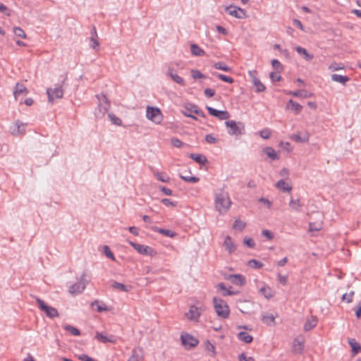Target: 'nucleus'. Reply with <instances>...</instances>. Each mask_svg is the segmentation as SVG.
Wrapping results in <instances>:
<instances>
[{"instance_id": "5fc2aeb1", "label": "nucleus", "mask_w": 361, "mask_h": 361, "mask_svg": "<svg viewBox=\"0 0 361 361\" xmlns=\"http://www.w3.org/2000/svg\"><path fill=\"white\" fill-rule=\"evenodd\" d=\"M329 69L331 71H336L344 69V66L341 63L334 62L329 65Z\"/></svg>"}, {"instance_id": "dca6fc26", "label": "nucleus", "mask_w": 361, "mask_h": 361, "mask_svg": "<svg viewBox=\"0 0 361 361\" xmlns=\"http://www.w3.org/2000/svg\"><path fill=\"white\" fill-rule=\"evenodd\" d=\"M226 11L229 15L238 18H243L246 16L243 9L234 6L226 7Z\"/></svg>"}, {"instance_id": "f3484780", "label": "nucleus", "mask_w": 361, "mask_h": 361, "mask_svg": "<svg viewBox=\"0 0 361 361\" xmlns=\"http://www.w3.org/2000/svg\"><path fill=\"white\" fill-rule=\"evenodd\" d=\"M305 345V339L302 336L295 338L293 340L292 348L294 353L301 354Z\"/></svg>"}, {"instance_id": "cd10ccee", "label": "nucleus", "mask_w": 361, "mask_h": 361, "mask_svg": "<svg viewBox=\"0 0 361 361\" xmlns=\"http://www.w3.org/2000/svg\"><path fill=\"white\" fill-rule=\"evenodd\" d=\"M295 50L298 54L301 55L306 61H311L313 59V55L309 54L305 48L301 47H296Z\"/></svg>"}, {"instance_id": "a18cd8bd", "label": "nucleus", "mask_w": 361, "mask_h": 361, "mask_svg": "<svg viewBox=\"0 0 361 361\" xmlns=\"http://www.w3.org/2000/svg\"><path fill=\"white\" fill-rule=\"evenodd\" d=\"M128 361H142V357L139 355L137 350L134 349Z\"/></svg>"}, {"instance_id": "09e8293b", "label": "nucleus", "mask_w": 361, "mask_h": 361, "mask_svg": "<svg viewBox=\"0 0 361 361\" xmlns=\"http://www.w3.org/2000/svg\"><path fill=\"white\" fill-rule=\"evenodd\" d=\"M281 71H274L270 73V79L272 82H278L281 80Z\"/></svg>"}, {"instance_id": "6ab92c4d", "label": "nucleus", "mask_w": 361, "mask_h": 361, "mask_svg": "<svg viewBox=\"0 0 361 361\" xmlns=\"http://www.w3.org/2000/svg\"><path fill=\"white\" fill-rule=\"evenodd\" d=\"M286 109L294 112L295 114H298L301 112L302 106L293 99H290L286 104Z\"/></svg>"}, {"instance_id": "de8ad7c7", "label": "nucleus", "mask_w": 361, "mask_h": 361, "mask_svg": "<svg viewBox=\"0 0 361 361\" xmlns=\"http://www.w3.org/2000/svg\"><path fill=\"white\" fill-rule=\"evenodd\" d=\"M13 32L14 34L19 37H21L23 39H25L27 37V35L25 34V32H24V30L20 27H15L13 28Z\"/></svg>"}, {"instance_id": "c756f323", "label": "nucleus", "mask_w": 361, "mask_h": 361, "mask_svg": "<svg viewBox=\"0 0 361 361\" xmlns=\"http://www.w3.org/2000/svg\"><path fill=\"white\" fill-rule=\"evenodd\" d=\"M264 152L271 160H276L279 159L278 153L271 147H265L264 149Z\"/></svg>"}, {"instance_id": "e433bc0d", "label": "nucleus", "mask_w": 361, "mask_h": 361, "mask_svg": "<svg viewBox=\"0 0 361 361\" xmlns=\"http://www.w3.org/2000/svg\"><path fill=\"white\" fill-rule=\"evenodd\" d=\"M245 226L246 224L245 221L240 219H235L233 225V228L236 231H242L245 228Z\"/></svg>"}, {"instance_id": "9d476101", "label": "nucleus", "mask_w": 361, "mask_h": 361, "mask_svg": "<svg viewBox=\"0 0 361 361\" xmlns=\"http://www.w3.org/2000/svg\"><path fill=\"white\" fill-rule=\"evenodd\" d=\"M225 279L233 285L240 287L245 286L246 283V277L240 274L228 275Z\"/></svg>"}, {"instance_id": "0eeeda50", "label": "nucleus", "mask_w": 361, "mask_h": 361, "mask_svg": "<svg viewBox=\"0 0 361 361\" xmlns=\"http://www.w3.org/2000/svg\"><path fill=\"white\" fill-rule=\"evenodd\" d=\"M129 244L140 254L147 256H155L157 252L152 247L128 240Z\"/></svg>"}, {"instance_id": "680f3d73", "label": "nucleus", "mask_w": 361, "mask_h": 361, "mask_svg": "<svg viewBox=\"0 0 361 361\" xmlns=\"http://www.w3.org/2000/svg\"><path fill=\"white\" fill-rule=\"evenodd\" d=\"M217 77L221 80L222 81L224 82H228V83H233L234 82L233 79L231 77H228V76H226V75H224L223 74H217L216 75Z\"/></svg>"}, {"instance_id": "58836bf2", "label": "nucleus", "mask_w": 361, "mask_h": 361, "mask_svg": "<svg viewBox=\"0 0 361 361\" xmlns=\"http://www.w3.org/2000/svg\"><path fill=\"white\" fill-rule=\"evenodd\" d=\"M154 176L160 181L163 183H168L170 180L169 177L162 172H154Z\"/></svg>"}, {"instance_id": "2eb2a0df", "label": "nucleus", "mask_w": 361, "mask_h": 361, "mask_svg": "<svg viewBox=\"0 0 361 361\" xmlns=\"http://www.w3.org/2000/svg\"><path fill=\"white\" fill-rule=\"evenodd\" d=\"M209 114L220 120H227L230 118V114L227 111L216 110L211 106H207Z\"/></svg>"}, {"instance_id": "864d4df0", "label": "nucleus", "mask_w": 361, "mask_h": 361, "mask_svg": "<svg viewBox=\"0 0 361 361\" xmlns=\"http://www.w3.org/2000/svg\"><path fill=\"white\" fill-rule=\"evenodd\" d=\"M278 281L283 286H286L288 284V278L286 275H283L281 274H277Z\"/></svg>"}, {"instance_id": "2f4dec72", "label": "nucleus", "mask_w": 361, "mask_h": 361, "mask_svg": "<svg viewBox=\"0 0 361 361\" xmlns=\"http://www.w3.org/2000/svg\"><path fill=\"white\" fill-rule=\"evenodd\" d=\"M204 348L206 351L210 355V356H216V353L215 345L213 343H212L209 341H207L204 343Z\"/></svg>"}, {"instance_id": "ea45409f", "label": "nucleus", "mask_w": 361, "mask_h": 361, "mask_svg": "<svg viewBox=\"0 0 361 361\" xmlns=\"http://www.w3.org/2000/svg\"><path fill=\"white\" fill-rule=\"evenodd\" d=\"M191 51L195 56H203L205 54L204 51L197 44L191 45Z\"/></svg>"}, {"instance_id": "7ed1b4c3", "label": "nucleus", "mask_w": 361, "mask_h": 361, "mask_svg": "<svg viewBox=\"0 0 361 361\" xmlns=\"http://www.w3.org/2000/svg\"><path fill=\"white\" fill-rule=\"evenodd\" d=\"M227 132L230 135L239 136L245 133V124L242 122H236L233 120H228L225 122Z\"/></svg>"}, {"instance_id": "4d7b16f0", "label": "nucleus", "mask_w": 361, "mask_h": 361, "mask_svg": "<svg viewBox=\"0 0 361 361\" xmlns=\"http://www.w3.org/2000/svg\"><path fill=\"white\" fill-rule=\"evenodd\" d=\"M243 243L248 247L253 248L255 246V243L252 238L245 237L243 240Z\"/></svg>"}, {"instance_id": "603ef678", "label": "nucleus", "mask_w": 361, "mask_h": 361, "mask_svg": "<svg viewBox=\"0 0 361 361\" xmlns=\"http://www.w3.org/2000/svg\"><path fill=\"white\" fill-rule=\"evenodd\" d=\"M191 76L193 79H202L204 78V75L198 70L192 69L190 71Z\"/></svg>"}, {"instance_id": "338daca9", "label": "nucleus", "mask_w": 361, "mask_h": 361, "mask_svg": "<svg viewBox=\"0 0 361 361\" xmlns=\"http://www.w3.org/2000/svg\"><path fill=\"white\" fill-rule=\"evenodd\" d=\"M161 202L166 207H176V204L172 201H171L169 199H162Z\"/></svg>"}, {"instance_id": "6e6552de", "label": "nucleus", "mask_w": 361, "mask_h": 361, "mask_svg": "<svg viewBox=\"0 0 361 361\" xmlns=\"http://www.w3.org/2000/svg\"><path fill=\"white\" fill-rule=\"evenodd\" d=\"M37 301V303L39 307V309L42 311H44L47 316L50 317V318H54V317H59V312H58V310L51 307V306H49L48 305H47L43 300H42L41 299L39 298H37L36 300Z\"/></svg>"}, {"instance_id": "b1692460", "label": "nucleus", "mask_w": 361, "mask_h": 361, "mask_svg": "<svg viewBox=\"0 0 361 361\" xmlns=\"http://www.w3.org/2000/svg\"><path fill=\"white\" fill-rule=\"evenodd\" d=\"M317 324V319L316 317H311L307 319L304 324V331H309L316 326Z\"/></svg>"}, {"instance_id": "f03ea898", "label": "nucleus", "mask_w": 361, "mask_h": 361, "mask_svg": "<svg viewBox=\"0 0 361 361\" xmlns=\"http://www.w3.org/2000/svg\"><path fill=\"white\" fill-rule=\"evenodd\" d=\"M213 304L215 312L218 317L221 319H227L230 315V308L227 302L221 298L214 297Z\"/></svg>"}, {"instance_id": "774afa93", "label": "nucleus", "mask_w": 361, "mask_h": 361, "mask_svg": "<svg viewBox=\"0 0 361 361\" xmlns=\"http://www.w3.org/2000/svg\"><path fill=\"white\" fill-rule=\"evenodd\" d=\"M78 358L80 360V361H97L96 360L89 357L88 355H78Z\"/></svg>"}, {"instance_id": "4468645a", "label": "nucleus", "mask_w": 361, "mask_h": 361, "mask_svg": "<svg viewBox=\"0 0 361 361\" xmlns=\"http://www.w3.org/2000/svg\"><path fill=\"white\" fill-rule=\"evenodd\" d=\"M85 279H84V276H82L80 280V281L75 283L73 286H71L69 288V293L71 295H76L81 293L86 286Z\"/></svg>"}, {"instance_id": "79ce46f5", "label": "nucleus", "mask_w": 361, "mask_h": 361, "mask_svg": "<svg viewBox=\"0 0 361 361\" xmlns=\"http://www.w3.org/2000/svg\"><path fill=\"white\" fill-rule=\"evenodd\" d=\"M112 287L116 289H118L123 292H128L130 290V287H128L123 283L114 281L112 283Z\"/></svg>"}, {"instance_id": "393cba45", "label": "nucleus", "mask_w": 361, "mask_h": 361, "mask_svg": "<svg viewBox=\"0 0 361 361\" xmlns=\"http://www.w3.org/2000/svg\"><path fill=\"white\" fill-rule=\"evenodd\" d=\"M288 94L292 95L297 97H301V98H308L312 97V94L308 92L306 90H298V91H289L287 92Z\"/></svg>"}, {"instance_id": "1a4fd4ad", "label": "nucleus", "mask_w": 361, "mask_h": 361, "mask_svg": "<svg viewBox=\"0 0 361 361\" xmlns=\"http://www.w3.org/2000/svg\"><path fill=\"white\" fill-rule=\"evenodd\" d=\"M258 290L260 295L267 300H271L276 295V291L268 284L263 282Z\"/></svg>"}, {"instance_id": "a211bd4d", "label": "nucleus", "mask_w": 361, "mask_h": 361, "mask_svg": "<svg viewBox=\"0 0 361 361\" xmlns=\"http://www.w3.org/2000/svg\"><path fill=\"white\" fill-rule=\"evenodd\" d=\"M28 93V90L22 82H17L14 87L13 96L16 99H18L19 97L25 96Z\"/></svg>"}, {"instance_id": "69168bd1", "label": "nucleus", "mask_w": 361, "mask_h": 361, "mask_svg": "<svg viewBox=\"0 0 361 361\" xmlns=\"http://www.w3.org/2000/svg\"><path fill=\"white\" fill-rule=\"evenodd\" d=\"M185 108H186V109L188 110V111L190 113H194L197 115H200L201 113L200 111L198 109V108L193 105H190V107L186 106Z\"/></svg>"}, {"instance_id": "20e7f679", "label": "nucleus", "mask_w": 361, "mask_h": 361, "mask_svg": "<svg viewBox=\"0 0 361 361\" xmlns=\"http://www.w3.org/2000/svg\"><path fill=\"white\" fill-rule=\"evenodd\" d=\"M205 309L206 307L204 305H201L199 307L195 305H191L189 310L185 313L184 317L189 322H198L201 314Z\"/></svg>"}, {"instance_id": "6e6d98bb", "label": "nucleus", "mask_w": 361, "mask_h": 361, "mask_svg": "<svg viewBox=\"0 0 361 361\" xmlns=\"http://www.w3.org/2000/svg\"><path fill=\"white\" fill-rule=\"evenodd\" d=\"M354 295V292L350 291V293H345L342 296V300L348 303L351 302L353 301V298Z\"/></svg>"}, {"instance_id": "473e14b6", "label": "nucleus", "mask_w": 361, "mask_h": 361, "mask_svg": "<svg viewBox=\"0 0 361 361\" xmlns=\"http://www.w3.org/2000/svg\"><path fill=\"white\" fill-rule=\"evenodd\" d=\"M190 157L200 164H205L207 162V158L200 154H190Z\"/></svg>"}, {"instance_id": "49530a36", "label": "nucleus", "mask_w": 361, "mask_h": 361, "mask_svg": "<svg viewBox=\"0 0 361 361\" xmlns=\"http://www.w3.org/2000/svg\"><path fill=\"white\" fill-rule=\"evenodd\" d=\"M271 65L276 71H281L282 72L283 71V65L277 59H273L271 61Z\"/></svg>"}, {"instance_id": "052dcab7", "label": "nucleus", "mask_w": 361, "mask_h": 361, "mask_svg": "<svg viewBox=\"0 0 361 361\" xmlns=\"http://www.w3.org/2000/svg\"><path fill=\"white\" fill-rule=\"evenodd\" d=\"M158 232L163 234L164 235L171 238H173L176 235V233L171 230L159 229Z\"/></svg>"}, {"instance_id": "9b49d317", "label": "nucleus", "mask_w": 361, "mask_h": 361, "mask_svg": "<svg viewBox=\"0 0 361 361\" xmlns=\"http://www.w3.org/2000/svg\"><path fill=\"white\" fill-rule=\"evenodd\" d=\"M223 247L231 255L237 250L238 245L230 235H226L224 240Z\"/></svg>"}, {"instance_id": "bf43d9fd", "label": "nucleus", "mask_w": 361, "mask_h": 361, "mask_svg": "<svg viewBox=\"0 0 361 361\" xmlns=\"http://www.w3.org/2000/svg\"><path fill=\"white\" fill-rule=\"evenodd\" d=\"M104 253L108 258H109L112 260H115V257H114L113 252L111 251V250L109 249V247L107 245H105L104 247Z\"/></svg>"}, {"instance_id": "f704fd0d", "label": "nucleus", "mask_w": 361, "mask_h": 361, "mask_svg": "<svg viewBox=\"0 0 361 361\" xmlns=\"http://www.w3.org/2000/svg\"><path fill=\"white\" fill-rule=\"evenodd\" d=\"M95 338L98 341H99L101 343H107V342H111V343L114 342L112 337L108 338L106 335H104L102 333H97L95 335Z\"/></svg>"}, {"instance_id": "aec40b11", "label": "nucleus", "mask_w": 361, "mask_h": 361, "mask_svg": "<svg viewBox=\"0 0 361 361\" xmlns=\"http://www.w3.org/2000/svg\"><path fill=\"white\" fill-rule=\"evenodd\" d=\"M216 288L218 290L221 292V295L223 296H228L238 294V292L231 290V287L227 288L223 283H219L216 286Z\"/></svg>"}, {"instance_id": "ddd939ff", "label": "nucleus", "mask_w": 361, "mask_h": 361, "mask_svg": "<svg viewBox=\"0 0 361 361\" xmlns=\"http://www.w3.org/2000/svg\"><path fill=\"white\" fill-rule=\"evenodd\" d=\"M49 101L52 102L56 99L62 98L63 95V90L61 87L59 86L54 89L49 88L47 90Z\"/></svg>"}, {"instance_id": "a878e982", "label": "nucleus", "mask_w": 361, "mask_h": 361, "mask_svg": "<svg viewBox=\"0 0 361 361\" xmlns=\"http://www.w3.org/2000/svg\"><path fill=\"white\" fill-rule=\"evenodd\" d=\"M276 187L281 191L290 192L292 189L291 185L283 180H280L276 183Z\"/></svg>"}, {"instance_id": "7c9ffc66", "label": "nucleus", "mask_w": 361, "mask_h": 361, "mask_svg": "<svg viewBox=\"0 0 361 361\" xmlns=\"http://www.w3.org/2000/svg\"><path fill=\"white\" fill-rule=\"evenodd\" d=\"M331 80L334 82L345 85L347 82L350 80V78L345 75L333 74L331 75Z\"/></svg>"}, {"instance_id": "a19ab883", "label": "nucleus", "mask_w": 361, "mask_h": 361, "mask_svg": "<svg viewBox=\"0 0 361 361\" xmlns=\"http://www.w3.org/2000/svg\"><path fill=\"white\" fill-rule=\"evenodd\" d=\"M262 321L267 325H272L275 323V317L272 314L264 315Z\"/></svg>"}, {"instance_id": "e2e57ef3", "label": "nucleus", "mask_w": 361, "mask_h": 361, "mask_svg": "<svg viewBox=\"0 0 361 361\" xmlns=\"http://www.w3.org/2000/svg\"><path fill=\"white\" fill-rule=\"evenodd\" d=\"M104 102V106L102 107V109H101V112L102 114H104L106 112H107V111L109 110V107H110V104H109V102L106 101V98H104L101 102H100V104H99V106H102V102Z\"/></svg>"}, {"instance_id": "c9c22d12", "label": "nucleus", "mask_w": 361, "mask_h": 361, "mask_svg": "<svg viewBox=\"0 0 361 361\" xmlns=\"http://www.w3.org/2000/svg\"><path fill=\"white\" fill-rule=\"evenodd\" d=\"M63 329L66 331L69 332L73 336H80V330L71 325L66 324L63 326Z\"/></svg>"}, {"instance_id": "f257e3e1", "label": "nucleus", "mask_w": 361, "mask_h": 361, "mask_svg": "<svg viewBox=\"0 0 361 361\" xmlns=\"http://www.w3.org/2000/svg\"><path fill=\"white\" fill-rule=\"evenodd\" d=\"M231 200L228 192L220 190L214 195V207L220 214H226L231 207Z\"/></svg>"}, {"instance_id": "412c9836", "label": "nucleus", "mask_w": 361, "mask_h": 361, "mask_svg": "<svg viewBox=\"0 0 361 361\" xmlns=\"http://www.w3.org/2000/svg\"><path fill=\"white\" fill-rule=\"evenodd\" d=\"M288 206H289V208L292 211H295V212H300L301 211L302 204L300 202V199H298V198L290 197Z\"/></svg>"}, {"instance_id": "8fccbe9b", "label": "nucleus", "mask_w": 361, "mask_h": 361, "mask_svg": "<svg viewBox=\"0 0 361 361\" xmlns=\"http://www.w3.org/2000/svg\"><path fill=\"white\" fill-rule=\"evenodd\" d=\"M214 67L216 68V69H219V70H222V71H231V68L226 66L224 63H222V62H218V63H216L214 64Z\"/></svg>"}, {"instance_id": "c03bdc74", "label": "nucleus", "mask_w": 361, "mask_h": 361, "mask_svg": "<svg viewBox=\"0 0 361 361\" xmlns=\"http://www.w3.org/2000/svg\"><path fill=\"white\" fill-rule=\"evenodd\" d=\"M180 177L184 181L188 182V183H197L200 180L199 178L195 177V176H183V175H180Z\"/></svg>"}, {"instance_id": "bb28decb", "label": "nucleus", "mask_w": 361, "mask_h": 361, "mask_svg": "<svg viewBox=\"0 0 361 361\" xmlns=\"http://www.w3.org/2000/svg\"><path fill=\"white\" fill-rule=\"evenodd\" d=\"M238 338L245 343H250L252 341L253 337L250 334H249L247 332L245 331H240L238 334Z\"/></svg>"}, {"instance_id": "4be33fe9", "label": "nucleus", "mask_w": 361, "mask_h": 361, "mask_svg": "<svg viewBox=\"0 0 361 361\" xmlns=\"http://www.w3.org/2000/svg\"><path fill=\"white\" fill-rule=\"evenodd\" d=\"M25 126L23 123L17 121L14 123L11 130L13 135H18L23 134L25 132Z\"/></svg>"}, {"instance_id": "c85d7f7f", "label": "nucleus", "mask_w": 361, "mask_h": 361, "mask_svg": "<svg viewBox=\"0 0 361 361\" xmlns=\"http://www.w3.org/2000/svg\"><path fill=\"white\" fill-rule=\"evenodd\" d=\"M167 74L171 77V78L176 83L184 86V80L179 76L178 74L174 73L171 68H169L168 70Z\"/></svg>"}, {"instance_id": "13d9d810", "label": "nucleus", "mask_w": 361, "mask_h": 361, "mask_svg": "<svg viewBox=\"0 0 361 361\" xmlns=\"http://www.w3.org/2000/svg\"><path fill=\"white\" fill-rule=\"evenodd\" d=\"M238 361H255V359L245 353H241L238 356Z\"/></svg>"}, {"instance_id": "72a5a7b5", "label": "nucleus", "mask_w": 361, "mask_h": 361, "mask_svg": "<svg viewBox=\"0 0 361 361\" xmlns=\"http://www.w3.org/2000/svg\"><path fill=\"white\" fill-rule=\"evenodd\" d=\"M348 343L350 345L352 350L354 354H357L358 352L361 350V346L360 344L356 342V341L353 338H350L348 340Z\"/></svg>"}, {"instance_id": "39448f33", "label": "nucleus", "mask_w": 361, "mask_h": 361, "mask_svg": "<svg viewBox=\"0 0 361 361\" xmlns=\"http://www.w3.org/2000/svg\"><path fill=\"white\" fill-rule=\"evenodd\" d=\"M147 118L156 124H160L163 120V115L159 108L147 106L146 111Z\"/></svg>"}, {"instance_id": "5701e85b", "label": "nucleus", "mask_w": 361, "mask_h": 361, "mask_svg": "<svg viewBox=\"0 0 361 361\" xmlns=\"http://www.w3.org/2000/svg\"><path fill=\"white\" fill-rule=\"evenodd\" d=\"M92 36L90 37V47L93 49L98 50L99 47V42L97 39V34L96 29L94 27L92 30Z\"/></svg>"}, {"instance_id": "4c0bfd02", "label": "nucleus", "mask_w": 361, "mask_h": 361, "mask_svg": "<svg viewBox=\"0 0 361 361\" xmlns=\"http://www.w3.org/2000/svg\"><path fill=\"white\" fill-rule=\"evenodd\" d=\"M247 265L252 269H260L263 267V264L256 259H250L247 262Z\"/></svg>"}, {"instance_id": "f8f14e48", "label": "nucleus", "mask_w": 361, "mask_h": 361, "mask_svg": "<svg viewBox=\"0 0 361 361\" xmlns=\"http://www.w3.org/2000/svg\"><path fill=\"white\" fill-rule=\"evenodd\" d=\"M248 75H250L257 92H260L265 90L266 87L264 85L257 77V71L256 70L249 71Z\"/></svg>"}, {"instance_id": "0e129e2a", "label": "nucleus", "mask_w": 361, "mask_h": 361, "mask_svg": "<svg viewBox=\"0 0 361 361\" xmlns=\"http://www.w3.org/2000/svg\"><path fill=\"white\" fill-rule=\"evenodd\" d=\"M280 147H282L283 149L286 150L287 152H290L293 149L291 145L288 142H281Z\"/></svg>"}, {"instance_id": "423d86ee", "label": "nucleus", "mask_w": 361, "mask_h": 361, "mask_svg": "<svg viewBox=\"0 0 361 361\" xmlns=\"http://www.w3.org/2000/svg\"><path fill=\"white\" fill-rule=\"evenodd\" d=\"M180 341L183 347L188 350L196 347L199 343L197 338L186 332H183L181 334Z\"/></svg>"}, {"instance_id": "37998d69", "label": "nucleus", "mask_w": 361, "mask_h": 361, "mask_svg": "<svg viewBox=\"0 0 361 361\" xmlns=\"http://www.w3.org/2000/svg\"><path fill=\"white\" fill-rule=\"evenodd\" d=\"M108 116L114 125L118 126L122 125L121 119L119 118L118 117H117L114 114H109Z\"/></svg>"}, {"instance_id": "3c124183", "label": "nucleus", "mask_w": 361, "mask_h": 361, "mask_svg": "<svg viewBox=\"0 0 361 361\" xmlns=\"http://www.w3.org/2000/svg\"><path fill=\"white\" fill-rule=\"evenodd\" d=\"M259 135L263 139H269L271 137V132L269 128H264L259 132Z\"/></svg>"}]
</instances>
